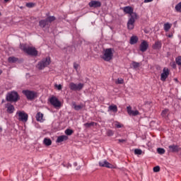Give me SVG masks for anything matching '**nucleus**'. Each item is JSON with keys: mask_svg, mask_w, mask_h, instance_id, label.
I'll return each mask as SVG.
<instances>
[{"mask_svg": "<svg viewBox=\"0 0 181 181\" xmlns=\"http://www.w3.org/2000/svg\"><path fill=\"white\" fill-rule=\"evenodd\" d=\"M115 126L116 128H122L124 125L121 124L119 122H115Z\"/></svg>", "mask_w": 181, "mask_h": 181, "instance_id": "nucleus-36", "label": "nucleus"}, {"mask_svg": "<svg viewBox=\"0 0 181 181\" xmlns=\"http://www.w3.org/2000/svg\"><path fill=\"white\" fill-rule=\"evenodd\" d=\"M136 43H138V37L132 36L130 38V45H136Z\"/></svg>", "mask_w": 181, "mask_h": 181, "instance_id": "nucleus-21", "label": "nucleus"}, {"mask_svg": "<svg viewBox=\"0 0 181 181\" xmlns=\"http://www.w3.org/2000/svg\"><path fill=\"white\" fill-rule=\"evenodd\" d=\"M162 48V42L160 41H157L154 43L153 45V49L154 50H159V49Z\"/></svg>", "mask_w": 181, "mask_h": 181, "instance_id": "nucleus-18", "label": "nucleus"}, {"mask_svg": "<svg viewBox=\"0 0 181 181\" xmlns=\"http://www.w3.org/2000/svg\"><path fill=\"white\" fill-rule=\"evenodd\" d=\"M73 107L76 111H80L83 107V105H76V103H73Z\"/></svg>", "mask_w": 181, "mask_h": 181, "instance_id": "nucleus-25", "label": "nucleus"}, {"mask_svg": "<svg viewBox=\"0 0 181 181\" xmlns=\"http://www.w3.org/2000/svg\"><path fill=\"white\" fill-rule=\"evenodd\" d=\"M73 132H74L73 131V129H67L65 130V134H66V135H68V136L71 135L73 134Z\"/></svg>", "mask_w": 181, "mask_h": 181, "instance_id": "nucleus-31", "label": "nucleus"}, {"mask_svg": "<svg viewBox=\"0 0 181 181\" xmlns=\"http://www.w3.org/2000/svg\"><path fill=\"white\" fill-rule=\"evenodd\" d=\"M106 134L107 136H112V135H114V131H112V129H109L107 131Z\"/></svg>", "mask_w": 181, "mask_h": 181, "instance_id": "nucleus-37", "label": "nucleus"}, {"mask_svg": "<svg viewBox=\"0 0 181 181\" xmlns=\"http://www.w3.org/2000/svg\"><path fill=\"white\" fill-rule=\"evenodd\" d=\"M6 100L8 103H18L19 100H21V96L19 95V93L16 92V90H12L7 93Z\"/></svg>", "mask_w": 181, "mask_h": 181, "instance_id": "nucleus-2", "label": "nucleus"}, {"mask_svg": "<svg viewBox=\"0 0 181 181\" xmlns=\"http://www.w3.org/2000/svg\"><path fill=\"white\" fill-rule=\"evenodd\" d=\"M168 148L169 152L172 153L179 152L180 151V148H179V146L175 144L169 146Z\"/></svg>", "mask_w": 181, "mask_h": 181, "instance_id": "nucleus-16", "label": "nucleus"}, {"mask_svg": "<svg viewBox=\"0 0 181 181\" xmlns=\"http://www.w3.org/2000/svg\"><path fill=\"white\" fill-rule=\"evenodd\" d=\"M0 74H2V70H0Z\"/></svg>", "mask_w": 181, "mask_h": 181, "instance_id": "nucleus-48", "label": "nucleus"}, {"mask_svg": "<svg viewBox=\"0 0 181 181\" xmlns=\"http://www.w3.org/2000/svg\"><path fill=\"white\" fill-rule=\"evenodd\" d=\"M0 16H2V13H1V12H0Z\"/></svg>", "mask_w": 181, "mask_h": 181, "instance_id": "nucleus-50", "label": "nucleus"}, {"mask_svg": "<svg viewBox=\"0 0 181 181\" xmlns=\"http://www.w3.org/2000/svg\"><path fill=\"white\" fill-rule=\"evenodd\" d=\"M160 171V167L159 165H157L153 168V172L158 173Z\"/></svg>", "mask_w": 181, "mask_h": 181, "instance_id": "nucleus-40", "label": "nucleus"}, {"mask_svg": "<svg viewBox=\"0 0 181 181\" xmlns=\"http://www.w3.org/2000/svg\"><path fill=\"white\" fill-rule=\"evenodd\" d=\"M67 139H69V137L67 136H65V135L59 136L57 139V142L58 144H60L62 142H64V141H67Z\"/></svg>", "mask_w": 181, "mask_h": 181, "instance_id": "nucleus-19", "label": "nucleus"}, {"mask_svg": "<svg viewBox=\"0 0 181 181\" xmlns=\"http://www.w3.org/2000/svg\"><path fill=\"white\" fill-rule=\"evenodd\" d=\"M35 118H36L37 121L42 122L43 119V114L41 113L40 112H37L35 116Z\"/></svg>", "mask_w": 181, "mask_h": 181, "instance_id": "nucleus-22", "label": "nucleus"}, {"mask_svg": "<svg viewBox=\"0 0 181 181\" xmlns=\"http://www.w3.org/2000/svg\"><path fill=\"white\" fill-rule=\"evenodd\" d=\"M157 152H158V153H159L160 155H163V153H165V151L164 150V148H158L157 149Z\"/></svg>", "mask_w": 181, "mask_h": 181, "instance_id": "nucleus-33", "label": "nucleus"}, {"mask_svg": "<svg viewBox=\"0 0 181 181\" xmlns=\"http://www.w3.org/2000/svg\"><path fill=\"white\" fill-rule=\"evenodd\" d=\"M180 151H181V148H180Z\"/></svg>", "mask_w": 181, "mask_h": 181, "instance_id": "nucleus-51", "label": "nucleus"}, {"mask_svg": "<svg viewBox=\"0 0 181 181\" xmlns=\"http://www.w3.org/2000/svg\"><path fill=\"white\" fill-rule=\"evenodd\" d=\"M18 60H19V59H18L15 57H10L8 58V63H16V62H18Z\"/></svg>", "mask_w": 181, "mask_h": 181, "instance_id": "nucleus-23", "label": "nucleus"}, {"mask_svg": "<svg viewBox=\"0 0 181 181\" xmlns=\"http://www.w3.org/2000/svg\"><path fill=\"white\" fill-rule=\"evenodd\" d=\"M0 131L2 132V127H0Z\"/></svg>", "mask_w": 181, "mask_h": 181, "instance_id": "nucleus-49", "label": "nucleus"}, {"mask_svg": "<svg viewBox=\"0 0 181 181\" xmlns=\"http://www.w3.org/2000/svg\"><path fill=\"white\" fill-rule=\"evenodd\" d=\"M153 0H144V4H148L149 2H152Z\"/></svg>", "mask_w": 181, "mask_h": 181, "instance_id": "nucleus-45", "label": "nucleus"}, {"mask_svg": "<svg viewBox=\"0 0 181 181\" xmlns=\"http://www.w3.org/2000/svg\"><path fill=\"white\" fill-rule=\"evenodd\" d=\"M39 26L40 28H45L46 26H49V23L47 20L45 18L44 20H40L39 21Z\"/></svg>", "mask_w": 181, "mask_h": 181, "instance_id": "nucleus-17", "label": "nucleus"}, {"mask_svg": "<svg viewBox=\"0 0 181 181\" xmlns=\"http://www.w3.org/2000/svg\"><path fill=\"white\" fill-rule=\"evenodd\" d=\"M176 62H173L170 63V66L171 67H173V69H176L177 66H176Z\"/></svg>", "mask_w": 181, "mask_h": 181, "instance_id": "nucleus-42", "label": "nucleus"}, {"mask_svg": "<svg viewBox=\"0 0 181 181\" xmlns=\"http://www.w3.org/2000/svg\"><path fill=\"white\" fill-rule=\"evenodd\" d=\"M48 101L50 103L51 105L54 107V108H60V107H62V102H60L56 96L49 98Z\"/></svg>", "mask_w": 181, "mask_h": 181, "instance_id": "nucleus-7", "label": "nucleus"}, {"mask_svg": "<svg viewBox=\"0 0 181 181\" xmlns=\"http://www.w3.org/2000/svg\"><path fill=\"white\" fill-rule=\"evenodd\" d=\"M95 124V122H91L90 123L87 122V123H85L83 124V126L85 128H90V127H94Z\"/></svg>", "mask_w": 181, "mask_h": 181, "instance_id": "nucleus-28", "label": "nucleus"}, {"mask_svg": "<svg viewBox=\"0 0 181 181\" xmlns=\"http://www.w3.org/2000/svg\"><path fill=\"white\" fill-rule=\"evenodd\" d=\"M132 65L133 66V69H138L139 67V62H132Z\"/></svg>", "mask_w": 181, "mask_h": 181, "instance_id": "nucleus-32", "label": "nucleus"}, {"mask_svg": "<svg viewBox=\"0 0 181 181\" xmlns=\"http://www.w3.org/2000/svg\"><path fill=\"white\" fill-rule=\"evenodd\" d=\"M112 57H114V49L107 48L104 51L102 59H103L105 62H110V60H112Z\"/></svg>", "mask_w": 181, "mask_h": 181, "instance_id": "nucleus-5", "label": "nucleus"}, {"mask_svg": "<svg viewBox=\"0 0 181 181\" xmlns=\"http://www.w3.org/2000/svg\"><path fill=\"white\" fill-rule=\"evenodd\" d=\"M4 2H9V0H4Z\"/></svg>", "mask_w": 181, "mask_h": 181, "instance_id": "nucleus-47", "label": "nucleus"}, {"mask_svg": "<svg viewBox=\"0 0 181 181\" xmlns=\"http://www.w3.org/2000/svg\"><path fill=\"white\" fill-rule=\"evenodd\" d=\"M168 37H173V34H169V35H168Z\"/></svg>", "mask_w": 181, "mask_h": 181, "instance_id": "nucleus-46", "label": "nucleus"}, {"mask_svg": "<svg viewBox=\"0 0 181 181\" xmlns=\"http://www.w3.org/2000/svg\"><path fill=\"white\" fill-rule=\"evenodd\" d=\"M175 11L176 12L181 13V1L175 6Z\"/></svg>", "mask_w": 181, "mask_h": 181, "instance_id": "nucleus-29", "label": "nucleus"}, {"mask_svg": "<svg viewBox=\"0 0 181 181\" xmlns=\"http://www.w3.org/2000/svg\"><path fill=\"white\" fill-rule=\"evenodd\" d=\"M127 139H118L119 144H124V142H127Z\"/></svg>", "mask_w": 181, "mask_h": 181, "instance_id": "nucleus-44", "label": "nucleus"}, {"mask_svg": "<svg viewBox=\"0 0 181 181\" xmlns=\"http://www.w3.org/2000/svg\"><path fill=\"white\" fill-rule=\"evenodd\" d=\"M134 154L135 155H142V151L139 148L134 149Z\"/></svg>", "mask_w": 181, "mask_h": 181, "instance_id": "nucleus-34", "label": "nucleus"}, {"mask_svg": "<svg viewBox=\"0 0 181 181\" xmlns=\"http://www.w3.org/2000/svg\"><path fill=\"white\" fill-rule=\"evenodd\" d=\"M127 113L129 115L132 117H136V115H139V111L138 110H132V107L128 106L127 107Z\"/></svg>", "mask_w": 181, "mask_h": 181, "instance_id": "nucleus-13", "label": "nucleus"}, {"mask_svg": "<svg viewBox=\"0 0 181 181\" xmlns=\"http://www.w3.org/2000/svg\"><path fill=\"white\" fill-rule=\"evenodd\" d=\"M52 63V60L50 59V57H47L43 58L41 61L38 62L36 65V68L38 70H45L47 66H49Z\"/></svg>", "mask_w": 181, "mask_h": 181, "instance_id": "nucleus-4", "label": "nucleus"}, {"mask_svg": "<svg viewBox=\"0 0 181 181\" xmlns=\"http://www.w3.org/2000/svg\"><path fill=\"white\" fill-rule=\"evenodd\" d=\"M35 3H32V2L27 3L25 4V6H27V8H33L35 7Z\"/></svg>", "mask_w": 181, "mask_h": 181, "instance_id": "nucleus-35", "label": "nucleus"}, {"mask_svg": "<svg viewBox=\"0 0 181 181\" xmlns=\"http://www.w3.org/2000/svg\"><path fill=\"white\" fill-rule=\"evenodd\" d=\"M80 65H78V64H77V63H76V62H74V68L75 69V70H78V66H79Z\"/></svg>", "mask_w": 181, "mask_h": 181, "instance_id": "nucleus-43", "label": "nucleus"}, {"mask_svg": "<svg viewBox=\"0 0 181 181\" xmlns=\"http://www.w3.org/2000/svg\"><path fill=\"white\" fill-rule=\"evenodd\" d=\"M99 166H100L101 168H107L108 169H112V168H114V165L108 163L107 160L100 161Z\"/></svg>", "mask_w": 181, "mask_h": 181, "instance_id": "nucleus-12", "label": "nucleus"}, {"mask_svg": "<svg viewBox=\"0 0 181 181\" xmlns=\"http://www.w3.org/2000/svg\"><path fill=\"white\" fill-rule=\"evenodd\" d=\"M168 112H169V110L168 109H165L164 110H163L161 112L162 117H166V114H168Z\"/></svg>", "mask_w": 181, "mask_h": 181, "instance_id": "nucleus-38", "label": "nucleus"}, {"mask_svg": "<svg viewBox=\"0 0 181 181\" xmlns=\"http://www.w3.org/2000/svg\"><path fill=\"white\" fill-rule=\"evenodd\" d=\"M5 108L8 114H13L15 112V106L10 103L5 104Z\"/></svg>", "mask_w": 181, "mask_h": 181, "instance_id": "nucleus-14", "label": "nucleus"}, {"mask_svg": "<svg viewBox=\"0 0 181 181\" xmlns=\"http://www.w3.org/2000/svg\"><path fill=\"white\" fill-rule=\"evenodd\" d=\"M48 23H52V22H54V20L56 19V17L54 16H48L47 18H45Z\"/></svg>", "mask_w": 181, "mask_h": 181, "instance_id": "nucleus-27", "label": "nucleus"}, {"mask_svg": "<svg viewBox=\"0 0 181 181\" xmlns=\"http://www.w3.org/2000/svg\"><path fill=\"white\" fill-rule=\"evenodd\" d=\"M115 83L116 84H124V79L122 78H118Z\"/></svg>", "mask_w": 181, "mask_h": 181, "instance_id": "nucleus-39", "label": "nucleus"}, {"mask_svg": "<svg viewBox=\"0 0 181 181\" xmlns=\"http://www.w3.org/2000/svg\"><path fill=\"white\" fill-rule=\"evenodd\" d=\"M164 30L165 32H169V30L170 29V28H172V24L169 23H165L164 24Z\"/></svg>", "mask_w": 181, "mask_h": 181, "instance_id": "nucleus-24", "label": "nucleus"}, {"mask_svg": "<svg viewBox=\"0 0 181 181\" xmlns=\"http://www.w3.org/2000/svg\"><path fill=\"white\" fill-rule=\"evenodd\" d=\"M54 87L56 88H57V90H59V91H60V90H62V88H63V87L62 86V84H55L54 85Z\"/></svg>", "mask_w": 181, "mask_h": 181, "instance_id": "nucleus-41", "label": "nucleus"}, {"mask_svg": "<svg viewBox=\"0 0 181 181\" xmlns=\"http://www.w3.org/2000/svg\"><path fill=\"white\" fill-rule=\"evenodd\" d=\"M83 87H84V84L79 83H74L73 82H71L69 83V88L72 91H81V90H83Z\"/></svg>", "mask_w": 181, "mask_h": 181, "instance_id": "nucleus-9", "label": "nucleus"}, {"mask_svg": "<svg viewBox=\"0 0 181 181\" xmlns=\"http://www.w3.org/2000/svg\"><path fill=\"white\" fill-rule=\"evenodd\" d=\"M149 48V44L148 43V41L146 40H142L140 46H139V49L142 53L146 52L148 49Z\"/></svg>", "mask_w": 181, "mask_h": 181, "instance_id": "nucleus-10", "label": "nucleus"}, {"mask_svg": "<svg viewBox=\"0 0 181 181\" xmlns=\"http://www.w3.org/2000/svg\"><path fill=\"white\" fill-rule=\"evenodd\" d=\"M22 93L25 95L27 100H30V101H32V100H35V98H37V93L33 90H24Z\"/></svg>", "mask_w": 181, "mask_h": 181, "instance_id": "nucleus-6", "label": "nucleus"}, {"mask_svg": "<svg viewBox=\"0 0 181 181\" xmlns=\"http://www.w3.org/2000/svg\"><path fill=\"white\" fill-rule=\"evenodd\" d=\"M43 142L46 146H50L52 145V140L50 139L45 138Z\"/></svg>", "mask_w": 181, "mask_h": 181, "instance_id": "nucleus-26", "label": "nucleus"}, {"mask_svg": "<svg viewBox=\"0 0 181 181\" xmlns=\"http://www.w3.org/2000/svg\"><path fill=\"white\" fill-rule=\"evenodd\" d=\"M169 77V69L165 67L163 69V72L160 74L161 81H166V78Z\"/></svg>", "mask_w": 181, "mask_h": 181, "instance_id": "nucleus-11", "label": "nucleus"}, {"mask_svg": "<svg viewBox=\"0 0 181 181\" xmlns=\"http://www.w3.org/2000/svg\"><path fill=\"white\" fill-rule=\"evenodd\" d=\"M16 115L18 117V121H21L22 122H28L29 115H28L25 111H18L16 112Z\"/></svg>", "mask_w": 181, "mask_h": 181, "instance_id": "nucleus-8", "label": "nucleus"}, {"mask_svg": "<svg viewBox=\"0 0 181 181\" xmlns=\"http://www.w3.org/2000/svg\"><path fill=\"white\" fill-rule=\"evenodd\" d=\"M122 11L130 16V18L127 22V29L132 30L135 28V21L138 19V14L134 12V8L132 6H127L122 8Z\"/></svg>", "mask_w": 181, "mask_h": 181, "instance_id": "nucleus-1", "label": "nucleus"}, {"mask_svg": "<svg viewBox=\"0 0 181 181\" xmlns=\"http://www.w3.org/2000/svg\"><path fill=\"white\" fill-rule=\"evenodd\" d=\"M108 111H112V112H118V107L117 105H112L108 107Z\"/></svg>", "mask_w": 181, "mask_h": 181, "instance_id": "nucleus-20", "label": "nucleus"}, {"mask_svg": "<svg viewBox=\"0 0 181 181\" xmlns=\"http://www.w3.org/2000/svg\"><path fill=\"white\" fill-rule=\"evenodd\" d=\"M175 63L177 66H181V56H179L175 59Z\"/></svg>", "mask_w": 181, "mask_h": 181, "instance_id": "nucleus-30", "label": "nucleus"}, {"mask_svg": "<svg viewBox=\"0 0 181 181\" xmlns=\"http://www.w3.org/2000/svg\"><path fill=\"white\" fill-rule=\"evenodd\" d=\"M88 6L90 8H100L101 3L99 1H90Z\"/></svg>", "mask_w": 181, "mask_h": 181, "instance_id": "nucleus-15", "label": "nucleus"}, {"mask_svg": "<svg viewBox=\"0 0 181 181\" xmlns=\"http://www.w3.org/2000/svg\"><path fill=\"white\" fill-rule=\"evenodd\" d=\"M21 49L29 56H37V50H36V48L33 47H29L25 44H23L21 46Z\"/></svg>", "mask_w": 181, "mask_h": 181, "instance_id": "nucleus-3", "label": "nucleus"}]
</instances>
